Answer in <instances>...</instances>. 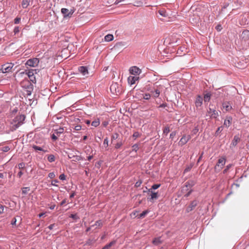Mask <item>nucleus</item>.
Here are the masks:
<instances>
[{
    "instance_id": "obj_2",
    "label": "nucleus",
    "mask_w": 249,
    "mask_h": 249,
    "mask_svg": "<svg viewBox=\"0 0 249 249\" xmlns=\"http://www.w3.org/2000/svg\"><path fill=\"white\" fill-rule=\"evenodd\" d=\"M161 87H159L156 88L155 87H147L146 90L149 91L154 98H158L161 91Z\"/></svg>"
},
{
    "instance_id": "obj_31",
    "label": "nucleus",
    "mask_w": 249,
    "mask_h": 249,
    "mask_svg": "<svg viewBox=\"0 0 249 249\" xmlns=\"http://www.w3.org/2000/svg\"><path fill=\"white\" fill-rule=\"evenodd\" d=\"M161 242V241L160 240V237L156 238L153 241V243L155 245H158L159 244H160Z\"/></svg>"
},
{
    "instance_id": "obj_34",
    "label": "nucleus",
    "mask_w": 249,
    "mask_h": 249,
    "mask_svg": "<svg viewBox=\"0 0 249 249\" xmlns=\"http://www.w3.org/2000/svg\"><path fill=\"white\" fill-rule=\"evenodd\" d=\"M222 130H223L222 126L218 127L214 133V136H217L219 135V134L221 132V131Z\"/></svg>"
},
{
    "instance_id": "obj_33",
    "label": "nucleus",
    "mask_w": 249,
    "mask_h": 249,
    "mask_svg": "<svg viewBox=\"0 0 249 249\" xmlns=\"http://www.w3.org/2000/svg\"><path fill=\"white\" fill-rule=\"evenodd\" d=\"M32 147L35 150H39V151H43L44 152H46L47 151L46 150H43L41 147H39V146H38L37 145H33L32 146Z\"/></svg>"
},
{
    "instance_id": "obj_32",
    "label": "nucleus",
    "mask_w": 249,
    "mask_h": 249,
    "mask_svg": "<svg viewBox=\"0 0 249 249\" xmlns=\"http://www.w3.org/2000/svg\"><path fill=\"white\" fill-rule=\"evenodd\" d=\"M160 184H155L153 185L150 189L148 190V192H150L151 191H152V190H156L157 189L160 187Z\"/></svg>"
},
{
    "instance_id": "obj_35",
    "label": "nucleus",
    "mask_w": 249,
    "mask_h": 249,
    "mask_svg": "<svg viewBox=\"0 0 249 249\" xmlns=\"http://www.w3.org/2000/svg\"><path fill=\"white\" fill-rule=\"evenodd\" d=\"M30 190L29 187H23L22 189V193L24 195H26L28 193L29 191Z\"/></svg>"
},
{
    "instance_id": "obj_12",
    "label": "nucleus",
    "mask_w": 249,
    "mask_h": 249,
    "mask_svg": "<svg viewBox=\"0 0 249 249\" xmlns=\"http://www.w3.org/2000/svg\"><path fill=\"white\" fill-rule=\"evenodd\" d=\"M241 38L242 40H244L245 42L249 40V31L245 30L243 31L241 35Z\"/></svg>"
},
{
    "instance_id": "obj_48",
    "label": "nucleus",
    "mask_w": 249,
    "mask_h": 249,
    "mask_svg": "<svg viewBox=\"0 0 249 249\" xmlns=\"http://www.w3.org/2000/svg\"><path fill=\"white\" fill-rule=\"evenodd\" d=\"M29 78H30L31 81H32L34 83H36V80L34 75L33 76H30Z\"/></svg>"
},
{
    "instance_id": "obj_39",
    "label": "nucleus",
    "mask_w": 249,
    "mask_h": 249,
    "mask_svg": "<svg viewBox=\"0 0 249 249\" xmlns=\"http://www.w3.org/2000/svg\"><path fill=\"white\" fill-rule=\"evenodd\" d=\"M119 137V134L117 133H114L111 136V141L112 142L114 140H116Z\"/></svg>"
},
{
    "instance_id": "obj_8",
    "label": "nucleus",
    "mask_w": 249,
    "mask_h": 249,
    "mask_svg": "<svg viewBox=\"0 0 249 249\" xmlns=\"http://www.w3.org/2000/svg\"><path fill=\"white\" fill-rule=\"evenodd\" d=\"M61 12L63 15L64 18L71 17L74 13L73 10H71V11H69V9L64 8L61 9Z\"/></svg>"
},
{
    "instance_id": "obj_62",
    "label": "nucleus",
    "mask_w": 249,
    "mask_h": 249,
    "mask_svg": "<svg viewBox=\"0 0 249 249\" xmlns=\"http://www.w3.org/2000/svg\"><path fill=\"white\" fill-rule=\"evenodd\" d=\"M108 139H107V138H106V139H105V140L104 141V145H106L107 146H108Z\"/></svg>"
},
{
    "instance_id": "obj_51",
    "label": "nucleus",
    "mask_w": 249,
    "mask_h": 249,
    "mask_svg": "<svg viewBox=\"0 0 249 249\" xmlns=\"http://www.w3.org/2000/svg\"><path fill=\"white\" fill-rule=\"evenodd\" d=\"M19 32V27L18 26H16L14 30V32L15 34L16 35V34L18 33Z\"/></svg>"
},
{
    "instance_id": "obj_56",
    "label": "nucleus",
    "mask_w": 249,
    "mask_h": 249,
    "mask_svg": "<svg viewBox=\"0 0 249 249\" xmlns=\"http://www.w3.org/2000/svg\"><path fill=\"white\" fill-rule=\"evenodd\" d=\"M176 131H173L171 132V133L170 135V138L173 139V138L176 136Z\"/></svg>"
},
{
    "instance_id": "obj_46",
    "label": "nucleus",
    "mask_w": 249,
    "mask_h": 249,
    "mask_svg": "<svg viewBox=\"0 0 249 249\" xmlns=\"http://www.w3.org/2000/svg\"><path fill=\"white\" fill-rule=\"evenodd\" d=\"M142 182L141 180H139L135 183V186L136 187H138L140 186L142 184Z\"/></svg>"
},
{
    "instance_id": "obj_17",
    "label": "nucleus",
    "mask_w": 249,
    "mask_h": 249,
    "mask_svg": "<svg viewBox=\"0 0 249 249\" xmlns=\"http://www.w3.org/2000/svg\"><path fill=\"white\" fill-rule=\"evenodd\" d=\"M139 77L135 76H129L127 80L129 84L133 85L135 83L136 81L138 80Z\"/></svg>"
},
{
    "instance_id": "obj_43",
    "label": "nucleus",
    "mask_w": 249,
    "mask_h": 249,
    "mask_svg": "<svg viewBox=\"0 0 249 249\" xmlns=\"http://www.w3.org/2000/svg\"><path fill=\"white\" fill-rule=\"evenodd\" d=\"M139 149V145L138 144H135L132 146V150L137 152Z\"/></svg>"
},
{
    "instance_id": "obj_50",
    "label": "nucleus",
    "mask_w": 249,
    "mask_h": 249,
    "mask_svg": "<svg viewBox=\"0 0 249 249\" xmlns=\"http://www.w3.org/2000/svg\"><path fill=\"white\" fill-rule=\"evenodd\" d=\"M18 168L19 169H23V168H24L25 167V163H23V162L19 163L18 164Z\"/></svg>"
},
{
    "instance_id": "obj_53",
    "label": "nucleus",
    "mask_w": 249,
    "mask_h": 249,
    "mask_svg": "<svg viewBox=\"0 0 249 249\" xmlns=\"http://www.w3.org/2000/svg\"><path fill=\"white\" fill-rule=\"evenodd\" d=\"M59 182V181L57 179H54V180H53L52 181V185H53V186H57V185L56 184V183H58Z\"/></svg>"
},
{
    "instance_id": "obj_1",
    "label": "nucleus",
    "mask_w": 249,
    "mask_h": 249,
    "mask_svg": "<svg viewBox=\"0 0 249 249\" xmlns=\"http://www.w3.org/2000/svg\"><path fill=\"white\" fill-rule=\"evenodd\" d=\"M25 116L24 115H20L16 116L10 121V129L14 131L24 124Z\"/></svg>"
},
{
    "instance_id": "obj_26",
    "label": "nucleus",
    "mask_w": 249,
    "mask_h": 249,
    "mask_svg": "<svg viewBox=\"0 0 249 249\" xmlns=\"http://www.w3.org/2000/svg\"><path fill=\"white\" fill-rule=\"evenodd\" d=\"M26 90H33L34 86L33 85L29 82H28L27 85L24 86Z\"/></svg>"
},
{
    "instance_id": "obj_64",
    "label": "nucleus",
    "mask_w": 249,
    "mask_h": 249,
    "mask_svg": "<svg viewBox=\"0 0 249 249\" xmlns=\"http://www.w3.org/2000/svg\"><path fill=\"white\" fill-rule=\"evenodd\" d=\"M55 226V224H51L50 225L49 227H48V228L50 230H52V229H53V228Z\"/></svg>"
},
{
    "instance_id": "obj_9",
    "label": "nucleus",
    "mask_w": 249,
    "mask_h": 249,
    "mask_svg": "<svg viewBox=\"0 0 249 249\" xmlns=\"http://www.w3.org/2000/svg\"><path fill=\"white\" fill-rule=\"evenodd\" d=\"M203 99L202 97L199 95H197L196 97L195 103V106L197 108L201 107L203 103Z\"/></svg>"
},
{
    "instance_id": "obj_47",
    "label": "nucleus",
    "mask_w": 249,
    "mask_h": 249,
    "mask_svg": "<svg viewBox=\"0 0 249 249\" xmlns=\"http://www.w3.org/2000/svg\"><path fill=\"white\" fill-rule=\"evenodd\" d=\"M231 164H229L226 167V168L223 171V173L225 174L226 173H227V172L228 171V170L231 167Z\"/></svg>"
},
{
    "instance_id": "obj_6",
    "label": "nucleus",
    "mask_w": 249,
    "mask_h": 249,
    "mask_svg": "<svg viewBox=\"0 0 249 249\" xmlns=\"http://www.w3.org/2000/svg\"><path fill=\"white\" fill-rule=\"evenodd\" d=\"M39 62V60L38 58H34L28 60L26 63V65L30 67H35L38 65Z\"/></svg>"
},
{
    "instance_id": "obj_42",
    "label": "nucleus",
    "mask_w": 249,
    "mask_h": 249,
    "mask_svg": "<svg viewBox=\"0 0 249 249\" xmlns=\"http://www.w3.org/2000/svg\"><path fill=\"white\" fill-rule=\"evenodd\" d=\"M70 217H71L73 219H79V217L77 215V214H71L70 216Z\"/></svg>"
},
{
    "instance_id": "obj_29",
    "label": "nucleus",
    "mask_w": 249,
    "mask_h": 249,
    "mask_svg": "<svg viewBox=\"0 0 249 249\" xmlns=\"http://www.w3.org/2000/svg\"><path fill=\"white\" fill-rule=\"evenodd\" d=\"M210 99L211 94L208 93L204 95L203 100L205 102H208L210 100Z\"/></svg>"
},
{
    "instance_id": "obj_10",
    "label": "nucleus",
    "mask_w": 249,
    "mask_h": 249,
    "mask_svg": "<svg viewBox=\"0 0 249 249\" xmlns=\"http://www.w3.org/2000/svg\"><path fill=\"white\" fill-rule=\"evenodd\" d=\"M129 72L133 75H139L141 72V70L136 66H133L130 68Z\"/></svg>"
},
{
    "instance_id": "obj_3",
    "label": "nucleus",
    "mask_w": 249,
    "mask_h": 249,
    "mask_svg": "<svg viewBox=\"0 0 249 249\" xmlns=\"http://www.w3.org/2000/svg\"><path fill=\"white\" fill-rule=\"evenodd\" d=\"M226 159L225 158H221L218 160L216 165L214 167V170L216 172H218L225 165Z\"/></svg>"
},
{
    "instance_id": "obj_57",
    "label": "nucleus",
    "mask_w": 249,
    "mask_h": 249,
    "mask_svg": "<svg viewBox=\"0 0 249 249\" xmlns=\"http://www.w3.org/2000/svg\"><path fill=\"white\" fill-rule=\"evenodd\" d=\"M58 137L55 133L54 134H53L52 135V139L53 140V141H56V140H57L58 139Z\"/></svg>"
},
{
    "instance_id": "obj_23",
    "label": "nucleus",
    "mask_w": 249,
    "mask_h": 249,
    "mask_svg": "<svg viewBox=\"0 0 249 249\" xmlns=\"http://www.w3.org/2000/svg\"><path fill=\"white\" fill-rule=\"evenodd\" d=\"M116 242V240L112 241L109 244L105 246L102 249H109L111 246L115 245Z\"/></svg>"
},
{
    "instance_id": "obj_55",
    "label": "nucleus",
    "mask_w": 249,
    "mask_h": 249,
    "mask_svg": "<svg viewBox=\"0 0 249 249\" xmlns=\"http://www.w3.org/2000/svg\"><path fill=\"white\" fill-rule=\"evenodd\" d=\"M117 86V84H113L112 85H111L110 87V89L111 90V91H112V90H116V86Z\"/></svg>"
},
{
    "instance_id": "obj_49",
    "label": "nucleus",
    "mask_w": 249,
    "mask_h": 249,
    "mask_svg": "<svg viewBox=\"0 0 249 249\" xmlns=\"http://www.w3.org/2000/svg\"><path fill=\"white\" fill-rule=\"evenodd\" d=\"M59 178L60 180H65L66 179V176L64 174H61L59 176Z\"/></svg>"
},
{
    "instance_id": "obj_59",
    "label": "nucleus",
    "mask_w": 249,
    "mask_h": 249,
    "mask_svg": "<svg viewBox=\"0 0 249 249\" xmlns=\"http://www.w3.org/2000/svg\"><path fill=\"white\" fill-rule=\"evenodd\" d=\"M198 131V128L197 126L195 127V128L192 130V132H193V134H196Z\"/></svg>"
},
{
    "instance_id": "obj_44",
    "label": "nucleus",
    "mask_w": 249,
    "mask_h": 249,
    "mask_svg": "<svg viewBox=\"0 0 249 249\" xmlns=\"http://www.w3.org/2000/svg\"><path fill=\"white\" fill-rule=\"evenodd\" d=\"M6 208L5 206L1 205L0 206V214L4 213V209H6Z\"/></svg>"
},
{
    "instance_id": "obj_28",
    "label": "nucleus",
    "mask_w": 249,
    "mask_h": 249,
    "mask_svg": "<svg viewBox=\"0 0 249 249\" xmlns=\"http://www.w3.org/2000/svg\"><path fill=\"white\" fill-rule=\"evenodd\" d=\"M149 213L148 210H145L143 212H142L141 213H140L138 215L139 218H142L145 216V215Z\"/></svg>"
},
{
    "instance_id": "obj_16",
    "label": "nucleus",
    "mask_w": 249,
    "mask_h": 249,
    "mask_svg": "<svg viewBox=\"0 0 249 249\" xmlns=\"http://www.w3.org/2000/svg\"><path fill=\"white\" fill-rule=\"evenodd\" d=\"M150 192L151 193L150 197L147 198L148 201H152L158 198L159 195L157 193L154 192L153 191H151Z\"/></svg>"
},
{
    "instance_id": "obj_58",
    "label": "nucleus",
    "mask_w": 249,
    "mask_h": 249,
    "mask_svg": "<svg viewBox=\"0 0 249 249\" xmlns=\"http://www.w3.org/2000/svg\"><path fill=\"white\" fill-rule=\"evenodd\" d=\"M20 21V18L17 17L14 19V23H15V24H18L19 23Z\"/></svg>"
},
{
    "instance_id": "obj_22",
    "label": "nucleus",
    "mask_w": 249,
    "mask_h": 249,
    "mask_svg": "<svg viewBox=\"0 0 249 249\" xmlns=\"http://www.w3.org/2000/svg\"><path fill=\"white\" fill-rule=\"evenodd\" d=\"M30 0H22L21 5L23 8H26L29 5Z\"/></svg>"
},
{
    "instance_id": "obj_30",
    "label": "nucleus",
    "mask_w": 249,
    "mask_h": 249,
    "mask_svg": "<svg viewBox=\"0 0 249 249\" xmlns=\"http://www.w3.org/2000/svg\"><path fill=\"white\" fill-rule=\"evenodd\" d=\"M48 160L49 162H52L55 160V157L53 155L51 154L48 156Z\"/></svg>"
},
{
    "instance_id": "obj_45",
    "label": "nucleus",
    "mask_w": 249,
    "mask_h": 249,
    "mask_svg": "<svg viewBox=\"0 0 249 249\" xmlns=\"http://www.w3.org/2000/svg\"><path fill=\"white\" fill-rule=\"evenodd\" d=\"M123 145V143L121 141L117 142L115 146V148H116V149H118L122 145Z\"/></svg>"
},
{
    "instance_id": "obj_21",
    "label": "nucleus",
    "mask_w": 249,
    "mask_h": 249,
    "mask_svg": "<svg viewBox=\"0 0 249 249\" xmlns=\"http://www.w3.org/2000/svg\"><path fill=\"white\" fill-rule=\"evenodd\" d=\"M103 225V222L102 221V220H100L96 221L95 224L91 225V227H93L95 226V228H100L102 227Z\"/></svg>"
},
{
    "instance_id": "obj_4",
    "label": "nucleus",
    "mask_w": 249,
    "mask_h": 249,
    "mask_svg": "<svg viewBox=\"0 0 249 249\" xmlns=\"http://www.w3.org/2000/svg\"><path fill=\"white\" fill-rule=\"evenodd\" d=\"M14 65L12 63H6L1 66L0 72L5 73L11 71Z\"/></svg>"
},
{
    "instance_id": "obj_27",
    "label": "nucleus",
    "mask_w": 249,
    "mask_h": 249,
    "mask_svg": "<svg viewBox=\"0 0 249 249\" xmlns=\"http://www.w3.org/2000/svg\"><path fill=\"white\" fill-rule=\"evenodd\" d=\"M113 39V36L112 35L108 34L105 36V40L107 41H110Z\"/></svg>"
},
{
    "instance_id": "obj_63",
    "label": "nucleus",
    "mask_w": 249,
    "mask_h": 249,
    "mask_svg": "<svg viewBox=\"0 0 249 249\" xmlns=\"http://www.w3.org/2000/svg\"><path fill=\"white\" fill-rule=\"evenodd\" d=\"M16 222H17V219L16 218H14L12 221H11V224L12 225H16Z\"/></svg>"
},
{
    "instance_id": "obj_24",
    "label": "nucleus",
    "mask_w": 249,
    "mask_h": 249,
    "mask_svg": "<svg viewBox=\"0 0 249 249\" xmlns=\"http://www.w3.org/2000/svg\"><path fill=\"white\" fill-rule=\"evenodd\" d=\"M63 132L64 128L63 127H59L58 129L54 130V133L58 137L60 134L63 133Z\"/></svg>"
},
{
    "instance_id": "obj_41",
    "label": "nucleus",
    "mask_w": 249,
    "mask_h": 249,
    "mask_svg": "<svg viewBox=\"0 0 249 249\" xmlns=\"http://www.w3.org/2000/svg\"><path fill=\"white\" fill-rule=\"evenodd\" d=\"M142 95L143 99L145 100H149L151 97V95L149 93H145Z\"/></svg>"
},
{
    "instance_id": "obj_40",
    "label": "nucleus",
    "mask_w": 249,
    "mask_h": 249,
    "mask_svg": "<svg viewBox=\"0 0 249 249\" xmlns=\"http://www.w3.org/2000/svg\"><path fill=\"white\" fill-rule=\"evenodd\" d=\"M192 186L191 184H190L189 182H187L186 183V185L183 187V190H188V187H190Z\"/></svg>"
},
{
    "instance_id": "obj_7",
    "label": "nucleus",
    "mask_w": 249,
    "mask_h": 249,
    "mask_svg": "<svg viewBox=\"0 0 249 249\" xmlns=\"http://www.w3.org/2000/svg\"><path fill=\"white\" fill-rule=\"evenodd\" d=\"M191 138L190 135H183L179 142V145L182 146L185 144Z\"/></svg>"
},
{
    "instance_id": "obj_14",
    "label": "nucleus",
    "mask_w": 249,
    "mask_h": 249,
    "mask_svg": "<svg viewBox=\"0 0 249 249\" xmlns=\"http://www.w3.org/2000/svg\"><path fill=\"white\" fill-rule=\"evenodd\" d=\"M79 71L84 76H86L89 74L88 68L85 66H80L78 68Z\"/></svg>"
},
{
    "instance_id": "obj_52",
    "label": "nucleus",
    "mask_w": 249,
    "mask_h": 249,
    "mask_svg": "<svg viewBox=\"0 0 249 249\" xmlns=\"http://www.w3.org/2000/svg\"><path fill=\"white\" fill-rule=\"evenodd\" d=\"M139 136H140V133H139L138 132H137V131L133 133V137L134 138H135V139H136V138H137L139 137Z\"/></svg>"
},
{
    "instance_id": "obj_37",
    "label": "nucleus",
    "mask_w": 249,
    "mask_h": 249,
    "mask_svg": "<svg viewBox=\"0 0 249 249\" xmlns=\"http://www.w3.org/2000/svg\"><path fill=\"white\" fill-rule=\"evenodd\" d=\"M100 124V122L99 120L93 121L91 125L94 127H97Z\"/></svg>"
},
{
    "instance_id": "obj_19",
    "label": "nucleus",
    "mask_w": 249,
    "mask_h": 249,
    "mask_svg": "<svg viewBox=\"0 0 249 249\" xmlns=\"http://www.w3.org/2000/svg\"><path fill=\"white\" fill-rule=\"evenodd\" d=\"M231 120L232 118L231 117H227L226 119H225L224 121V125L226 127H229V126L231 124Z\"/></svg>"
},
{
    "instance_id": "obj_36",
    "label": "nucleus",
    "mask_w": 249,
    "mask_h": 249,
    "mask_svg": "<svg viewBox=\"0 0 249 249\" xmlns=\"http://www.w3.org/2000/svg\"><path fill=\"white\" fill-rule=\"evenodd\" d=\"M95 242V240L94 239H89L86 242V245L90 246L94 244Z\"/></svg>"
},
{
    "instance_id": "obj_18",
    "label": "nucleus",
    "mask_w": 249,
    "mask_h": 249,
    "mask_svg": "<svg viewBox=\"0 0 249 249\" xmlns=\"http://www.w3.org/2000/svg\"><path fill=\"white\" fill-rule=\"evenodd\" d=\"M222 107L223 108L225 109V110L227 111H230L231 108V106L230 105L229 102H224L222 104Z\"/></svg>"
},
{
    "instance_id": "obj_20",
    "label": "nucleus",
    "mask_w": 249,
    "mask_h": 249,
    "mask_svg": "<svg viewBox=\"0 0 249 249\" xmlns=\"http://www.w3.org/2000/svg\"><path fill=\"white\" fill-rule=\"evenodd\" d=\"M37 73V70L36 69H32V70H29L28 71H26V73L27 74L28 76L30 77V76H33L34 75V73Z\"/></svg>"
},
{
    "instance_id": "obj_25",
    "label": "nucleus",
    "mask_w": 249,
    "mask_h": 249,
    "mask_svg": "<svg viewBox=\"0 0 249 249\" xmlns=\"http://www.w3.org/2000/svg\"><path fill=\"white\" fill-rule=\"evenodd\" d=\"M158 13H159V14L162 16V17H167L168 16V14L167 13V12L164 9H162V10H159L158 11Z\"/></svg>"
},
{
    "instance_id": "obj_13",
    "label": "nucleus",
    "mask_w": 249,
    "mask_h": 249,
    "mask_svg": "<svg viewBox=\"0 0 249 249\" xmlns=\"http://www.w3.org/2000/svg\"><path fill=\"white\" fill-rule=\"evenodd\" d=\"M69 159H72V161H77L81 160H83V158L80 156L74 155L72 154H68Z\"/></svg>"
},
{
    "instance_id": "obj_60",
    "label": "nucleus",
    "mask_w": 249,
    "mask_h": 249,
    "mask_svg": "<svg viewBox=\"0 0 249 249\" xmlns=\"http://www.w3.org/2000/svg\"><path fill=\"white\" fill-rule=\"evenodd\" d=\"M81 126L80 125H77L74 127V129L76 131H79L81 129Z\"/></svg>"
},
{
    "instance_id": "obj_38",
    "label": "nucleus",
    "mask_w": 249,
    "mask_h": 249,
    "mask_svg": "<svg viewBox=\"0 0 249 249\" xmlns=\"http://www.w3.org/2000/svg\"><path fill=\"white\" fill-rule=\"evenodd\" d=\"M170 132V128L169 126H166L163 128V133L166 135Z\"/></svg>"
},
{
    "instance_id": "obj_11",
    "label": "nucleus",
    "mask_w": 249,
    "mask_h": 249,
    "mask_svg": "<svg viewBox=\"0 0 249 249\" xmlns=\"http://www.w3.org/2000/svg\"><path fill=\"white\" fill-rule=\"evenodd\" d=\"M198 204V201L196 200H194L192 201L189 206L186 208V211L187 213H189L190 212L193 210L195 208L196 206Z\"/></svg>"
},
{
    "instance_id": "obj_61",
    "label": "nucleus",
    "mask_w": 249,
    "mask_h": 249,
    "mask_svg": "<svg viewBox=\"0 0 249 249\" xmlns=\"http://www.w3.org/2000/svg\"><path fill=\"white\" fill-rule=\"evenodd\" d=\"M9 150H10V148L8 146H4V147H3V150H2L4 152H6L8 151Z\"/></svg>"
},
{
    "instance_id": "obj_54",
    "label": "nucleus",
    "mask_w": 249,
    "mask_h": 249,
    "mask_svg": "<svg viewBox=\"0 0 249 249\" xmlns=\"http://www.w3.org/2000/svg\"><path fill=\"white\" fill-rule=\"evenodd\" d=\"M48 177L50 178H53L55 177V174L53 172H51L48 175Z\"/></svg>"
},
{
    "instance_id": "obj_15",
    "label": "nucleus",
    "mask_w": 249,
    "mask_h": 249,
    "mask_svg": "<svg viewBox=\"0 0 249 249\" xmlns=\"http://www.w3.org/2000/svg\"><path fill=\"white\" fill-rule=\"evenodd\" d=\"M240 140V139L238 137V136H237V135L234 136L233 137V139L232 141V142L231 144L230 148H231L235 146L237 144L238 142H239Z\"/></svg>"
},
{
    "instance_id": "obj_5",
    "label": "nucleus",
    "mask_w": 249,
    "mask_h": 249,
    "mask_svg": "<svg viewBox=\"0 0 249 249\" xmlns=\"http://www.w3.org/2000/svg\"><path fill=\"white\" fill-rule=\"evenodd\" d=\"M211 106H213V105H210L207 110V113L210 115L211 118L216 119L219 116L218 111H216L214 108H211Z\"/></svg>"
}]
</instances>
